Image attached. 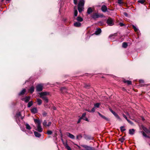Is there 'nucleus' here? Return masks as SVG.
<instances>
[{
  "label": "nucleus",
  "instance_id": "24",
  "mask_svg": "<svg viewBox=\"0 0 150 150\" xmlns=\"http://www.w3.org/2000/svg\"><path fill=\"white\" fill-rule=\"evenodd\" d=\"M143 130L146 132L147 134H149L150 133V131L148 130L145 127L143 128Z\"/></svg>",
  "mask_w": 150,
  "mask_h": 150
},
{
  "label": "nucleus",
  "instance_id": "20",
  "mask_svg": "<svg viewBox=\"0 0 150 150\" xmlns=\"http://www.w3.org/2000/svg\"><path fill=\"white\" fill-rule=\"evenodd\" d=\"M114 116L118 119L119 120L121 121V119L120 118V117L117 114L116 112L115 114L113 115Z\"/></svg>",
  "mask_w": 150,
  "mask_h": 150
},
{
  "label": "nucleus",
  "instance_id": "11",
  "mask_svg": "<svg viewBox=\"0 0 150 150\" xmlns=\"http://www.w3.org/2000/svg\"><path fill=\"white\" fill-rule=\"evenodd\" d=\"M101 10L103 12H106L107 10V7L104 5L102 6L101 7Z\"/></svg>",
  "mask_w": 150,
  "mask_h": 150
},
{
  "label": "nucleus",
  "instance_id": "27",
  "mask_svg": "<svg viewBox=\"0 0 150 150\" xmlns=\"http://www.w3.org/2000/svg\"><path fill=\"white\" fill-rule=\"evenodd\" d=\"M127 46V44L126 42H123L122 43V47H123L124 48H126Z\"/></svg>",
  "mask_w": 150,
  "mask_h": 150
},
{
  "label": "nucleus",
  "instance_id": "46",
  "mask_svg": "<svg viewBox=\"0 0 150 150\" xmlns=\"http://www.w3.org/2000/svg\"><path fill=\"white\" fill-rule=\"evenodd\" d=\"M123 116L127 120H128L126 116L124 114H122Z\"/></svg>",
  "mask_w": 150,
  "mask_h": 150
},
{
  "label": "nucleus",
  "instance_id": "52",
  "mask_svg": "<svg viewBox=\"0 0 150 150\" xmlns=\"http://www.w3.org/2000/svg\"><path fill=\"white\" fill-rule=\"evenodd\" d=\"M95 111V108H92L91 111V112H93Z\"/></svg>",
  "mask_w": 150,
  "mask_h": 150
},
{
  "label": "nucleus",
  "instance_id": "45",
  "mask_svg": "<svg viewBox=\"0 0 150 150\" xmlns=\"http://www.w3.org/2000/svg\"><path fill=\"white\" fill-rule=\"evenodd\" d=\"M125 140V139L122 138L120 139V141L121 142H123Z\"/></svg>",
  "mask_w": 150,
  "mask_h": 150
},
{
  "label": "nucleus",
  "instance_id": "4",
  "mask_svg": "<svg viewBox=\"0 0 150 150\" xmlns=\"http://www.w3.org/2000/svg\"><path fill=\"white\" fill-rule=\"evenodd\" d=\"M16 120L17 122H18L17 120H19L20 119H23V117L21 115V114L20 112H18L17 113L16 115Z\"/></svg>",
  "mask_w": 150,
  "mask_h": 150
},
{
  "label": "nucleus",
  "instance_id": "16",
  "mask_svg": "<svg viewBox=\"0 0 150 150\" xmlns=\"http://www.w3.org/2000/svg\"><path fill=\"white\" fill-rule=\"evenodd\" d=\"M34 134L36 137H40L41 134L40 133H39L37 132H35V131L34 132Z\"/></svg>",
  "mask_w": 150,
  "mask_h": 150
},
{
  "label": "nucleus",
  "instance_id": "43",
  "mask_svg": "<svg viewBox=\"0 0 150 150\" xmlns=\"http://www.w3.org/2000/svg\"><path fill=\"white\" fill-rule=\"evenodd\" d=\"M44 100L47 103H48V100L47 97L45 98V99Z\"/></svg>",
  "mask_w": 150,
  "mask_h": 150
},
{
  "label": "nucleus",
  "instance_id": "50",
  "mask_svg": "<svg viewBox=\"0 0 150 150\" xmlns=\"http://www.w3.org/2000/svg\"><path fill=\"white\" fill-rule=\"evenodd\" d=\"M127 121L130 124H133V122L132 121L129 120H127Z\"/></svg>",
  "mask_w": 150,
  "mask_h": 150
},
{
  "label": "nucleus",
  "instance_id": "34",
  "mask_svg": "<svg viewBox=\"0 0 150 150\" xmlns=\"http://www.w3.org/2000/svg\"><path fill=\"white\" fill-rule=\"evenodd\" d=\"M145 0H139L138 2L142 4H143L145 2Z\"/></svg>",
  "mask_w": 150,
  "mask_h": 150
},
{
  "label": "nucleus",
  "instance_id": "62",
  "mask_svg": "<svg viewBox=\"0 0 150 150\" xmlns=\"http://www.w3.org/2000/svg\"><path fill=\"white\" fill-rule=\"evenodd\" d=\"M85 87L86 88V87H87L86 86H85Z\"/></svg>",
  "mask_w": 150,
  "mask_h": 150
},
{
  "label": "nucleus",
  "instance_id": "3",
  "mask_svg": "<svg viewBox=\"0 0 150 150\" xmlns=\"http://www.w3.org/2000/svg\"><path fill=\"white\" fill-rule=\"evenodd\" d=\"M103 15L102 14H99L98 13H95L92 15V17L94 19H96L99 17H103Z\"/></svg>",
  "mask_w": 150,
  "mask_h": 150
},
{
  "label": "nucleus",
  "instance_id": "49",
  "mask_svg": "<svg viewBox=\"0 0 150 150\" xmlns=\"http://www.w3.org/2000/svg\"><path fill=\"white\" fill-rule=\"evenodd\" d=\"M74 3L75 4H76L77 3V0H74Z\"/></svg>",
  "mask_w": 150,
  "mask_h": 150
},
{
  "label": "nucleus",
  "instance_id": "32",
  "mask_svg": "<svg viewBox=\"0 0 150 150\" xmlns=\"http://www.w3.org/2000/svg\"><path fill=\"white\" fill-rule=\"evenodd\" d=\"M82 137V136L81 135H79L76 136V139H80Z\"/></svg>",
  "mask_w": 150,
  "mask_h": 150
},
{
  "label": "nucleus",
  "instance_id": "6",
  "mask_svg": "<svg viewBox=\"0 0 150 150\" xmlns=\"http://www.w3.org/2000/svg\"><path fill=\"white\" fill-rule=\"evenodd\" d=\"M62 142L65 148L68 150H71L70 147L68 146L67 143V141L66 142H65L63 139H62Z\"/></svg>",
  "mask_w": 150,
  "mask_h": 150
},
{
  "label": "nucleus",
  "instance_id": "38",
  "mask_svg": "<svg viewBox=\"0 0 150 150\" xmlns=\"http://www.w3.org/2000/svg\"><path fill=\"white\" fill-rule=\"evenodd\" d=\"M86 113H83L82 114V116H81V117L80 118L82 119L84 117H85V116L86 115Z\"/></svg>",
  "mask_w": 150,
  "mask_h": 150
},
{
  "label": "nucleus",
  "instance_id": "57",
  "mask_svg": "<svg viewBox=\"0 0 150 150\" xmlns=\"http://www.w3.org/2000/svg\"><path fill=\"white\" fill-rule=\"evenodd\" d=\"M88 111V112H91V111H89V110H87Z\"/></svg>",
  "mask_w": 150,
  "mask_h": 150
},
{
  "label": "nucleus",
  "instance_id": "31",
  "mask_svg": "<svg viewBox=\"0 0 150 150\" xmlns=\"http://www.w3.org/2000/svg\"><path fill=\"white\" fill-rule=\"evenodd\" d=\"M40 97L43 100H44L45 98L47 97L45 96H43L41 94H40Z\"/></svg>",
  "mask_w": 150,
  "mask_h": 150
},
{
  "label": "nucleus",
  "instance_id": "58",
  "mask_svg": "<svg viewBox=\"0 0 150 150\" xmlns=\"http://www.w3.org/2000/svg\"><path fill=\"white\" fill-rule=\"evenodd\" d=\"M54 109L55 110L56 109V108H54Z\"/></svg>",
  "mask_w": 150,
  "mask_h": 150
},
{
  "label": "nucleus",
  "instance_id": "35",
  "mask_svg": "<svg viewBox=\"0 0 150 150\" xmlns=\"http://www.w3.org/2000/svg\"><path fill=\"white\" fill-rule=\"evenodd\" d=\"M47 133L48 135H51L52 134V132L51 131L48 130L47 132Z\"/></svg>",
  "mask_w": 150,
  "mask_h": 150
},
{
  "label": "nucleus",
  "instance_id": "12",
  "mask_svg": "<svg viewBox=\"0 0 150 150\" xmlns=\"http://www.w3.org/2000/svg\"><path fill=\"white\" fill-rule=\"evenodd\" d=\"M31 111V112L33 114L37 113L38 111L37 108H33L32 109Z\"/></svg>",
  "mask_w": 150,
  "mask_h": 150
},
{
  "label": "nucleus",
  "instance_id": "36",
  "mask_svg": "<svg viewBox=\"0 0 150 150\" xmlns=\"http://www.w3.org/2000/svg\"><path fill=\"white\" fill-rule=\"evenodd\" d=\"M43 124L45 127L47 126V122L46 120H44L43 122Z\"/></svg>",
  "mask_w": 150,
  "mask_h": 150
},
{
  "label": "nucleus",
  "instance_id": "18",
  "mask_svg": "<svg viewBox=\"0 0 150 150\" xmlns=\"http://www.w3.org/2000/svg\"><path fill=\"white\" fill-rule=\"evenodd\" d=\"M76 6H75L74 8V16H76L78 14V11H77L76 9Z\"/></svg>",
  "mask_w": 150,
  "mask_h": 150
},
{
  "label": "nucleus",
  "instance_id": "33",
  "mask_svg": "<svg viewBox=\"0 0 150 150\" xmlns=\"http://www.w3.org/2000/svg\"><path fill=\"white\" fill-rule=\"evenodd\" d=\"M100 104L99 103H96L94 105V106L95 107L98 108H99L100 106Z\"/></svg>",
  "mask_w": 150,
  "mask_h": 150
},
{
  "label": "nucleus",
  "instance_id": "28",
  "mask_svg": "<svg viewBox=\"0 0 150 150\" xmlns=\"http://www.w3.org/2000/svg\"><path fill=\"white\" fill-rule=\"evenodd\" d=\"M26 126V128L27 129L30 130L31 129V127H30V126L29 125V124H28L26 123L25 125Z\"/></svg>",
  "mask_w": 150,
  "mask_h": 150
},
{
  "label": "nucleus",
  "instance_id": "13",
  "mask_svg": "<svg viewBox=\"0 0 150 150\" xmlns=\"http://www.w3.org/2000/svg\"><path fill=\"white\" fill-rule=\"evenodd\" d=\"M135 130L134 129H129V133L131 135H133L134 134Z\"/></svg>",
  "mask_w": 150,
  "mask_h": 150
},
{
  "label": "nucleus",
  "instance_id": "56",
  "mask_svg": "<svg viewBox=\"0 0 150 150\" xmlns=\"http://www.w3.org/2000/svg\"><path fill=\"white\" fill-rule=\"evenodd\" d=\"M147 137V138H150V137L149 136H148L147 135V137Z\"/></svg>",
  "mask_w": 150,
  "mask_h": 150
},
{
  "label": "nucleus",
  "instance_id": "41",
  "mask_svg": "<svg viewBox=\"0 0 150 150\" xmlns=\"http://www.w3.org/2000/svg\"><path fill=\"white\" fill-rule=\"evenodd\" d=\"M118 2L119 4H121L123 3L122 2V1L120 0H118Z\"/></svg>",
  "mask_w": 150,
  "mask_h": 150
},
{
  "label": "nucleus",
  "instance_id": "21",
  "mask_svg": "<svg viewBox=\"0 0 150 150\" xmlns=\"http://www.w3.org/2000/svg\"><path fill=\"white\" fill-rule=\"evenodd\" d=\"M34 88L33 86H31L29 90V91L31 93H33L34 92Z\"/></svg>",
  "mask_w": 150,
  "mask_h": 150
},
{
  "label": "nucleus",
  "instance_id": "37",
  "mask_svg": "<svg viewBox=\"0 0 150 150\" xmlns=\"http://www.w3.org/2000/svg\"><path fill=\"white\" fill-rule=\"evenodd\" d=\"M132 27L135 31H137L138 30V29L134 25H133Z\"/></svg>",
  "mask_w": 150,
  "mask_h": 150
},
{
  "label": "nucleus",
  "instance_id": "23",
  "mask_svg": "<svg viewBox=\"0 0 150 150\" xmlns=\"http://www.w3.org/2000/svg\"><path fill=\"white\" fill-rule=\"evenodd\" d=\"M49 94V93L46 92H42L40 93V94L45 96L48 95Z\"/></svg>",
  "mask_w": 150,
  "mask_h": 150
},
{
  "label": "nucleus",
  "instance_id": "25",
  "mask_svg": "<svg viewBox=\"0 0 150 150\" xmlns=\"http://www.w3.org/2000/svg\"><path fill=\"white\" fill-rule=\"evenodd\" d=\"M123 82L125 83H127L128 85L131 84L132 83L131 81L129 80L126 81L125 80H124Z\"/></svg>",
  "mask_w": 150,
  "mask_h": 150
},
{
  "label": "nucleus",
  "instance_id": "42",
  "mask_svg": "<svg viewBox=\"0 0 150 150\" xmlns=\"http://www.w3.org/2000/svg\"><path fill=\"white\" fill-rule=\"evenodd\" d=\"M109 110H110V111L113 114V115L115 114V112H114V111L112 110L111 109H110Z\"/></svg>",
  "mask_w": 150,
  "mask_h": 150
},
{
  "label": "nucleus",
  "instance_id": "17",
  "mask_svg": "<svg viewBox=\"0 0 150 150\" xmlns=\"http://www.w3.org/2000/svg\"><path fill=\"white\" fill-rule=\"evenodd\" d=\"M37 101L38 103V104L39 105H40L42 103V100L39 98L37 99Z\"/></svg>",
  "mask_w": 150,
  "mask_h": 150
},
{
  "label": "nucleus",
  "instance_id": "40",
  "mask_svg": "<svg viewBox=\"0 0 150 150\" xmlns=\"http://www.w3.org/2000/svg\"><path fill=\"white\" fill-rule=\"evenodd\" d=\"M82 119H83V120H86L87 121H89L88 119L86 117H84Z\"/></svg>",
  "mask_w": 150,
  "mask_h": 150
},
{
  "label": "nucleus",
  "instance_id": "2",
  "mask_svg": "<svg viewBox=\"0 0 150 150\" xmlns=\"http://www.w3.org/2000/svg\"><path fill=\"white\" fill-rule=\"evenodd\" d=\"M84 4V1L83 0H81L79 2L78 8L79 12H81L83 11V7Z\"/></svg>",
  "mask_w": 150,
  "mask_h": 150
},
{
  "label": "nucleus",
  "instance_id": "64",
  "mask_svg": "<svg viewBox=\"0 0 150 150\" xmlns=\"http://www.w3.org/2000/svg\"><path fill=\"white\" fill-rule=\"evenodd\" d=\"M149 134H150V133H149Z\"/></svg>",
  "mask_w": 150,
  "mask_h": 150
},
{
  "label": "nucleus",
  "instance_id": "5",
  "mask_svg": "<svg viewBox=\"0 0 150 150\" xmlns=\"http://www.w3.org/2000/svg\"><path fill=\"white\" fill-rule=\"evenodd\" d=\"M43 85L42 84H39L36 86V91H41L42 90Z\"/></svg>",
  "mask_w": 150,
  "mask_h": 150
},
{
  "label": "nucleus",
  "instance_id": "14",
  "mask_svg": "<svg viewBox=\"0 0 150 150\" xmlns=\"http://www.w3.org/2000/svg\"><path fill=\"white\" fill-rule=\"evenodd\" d=\"M81 25V23L79 22H76L74 23V26L76 27H79Z\"/></svg>",
  "mask_w": 150,
  "mask_h": 150
},
{
  "label": "nucleus",
  "instance_id": "1",
  "mask_svg": "<svg viewBox=\"0 0 150 150\" xmlns=\"http://www.w3.org/2000/svg\"><path fill=\"white\" fill-rule=\"evenodd\" d=\"M34 121L35 123L37 125V130L40 132H41L42 131V128L41 126V121L38 119H34Z\"/></svg>",
  "mask_w": 150,
  "mask_h": 150
},
{
  "label": "nucleus",
  "instance_id": "39",
  "mask_svg": "<svg viewBox=\"0 0 150 150\" xmlns=\"http://www.w3.org/2000/svg\"><path fill=\"white\" fill-rule=\"evenodd\" d=\"M98 114L103 119V118L104 117V116L101 115L100 113L99 112H98Z\"/></svg>",
  "mask_w": 150,
  "mask_h": 150
},
{
  "label": "nucleus",
  "instance_id": "10",
  "mask_svg": "<svg viewBox=\"0 0 150 150\" xmlns=\"http://www.w3.org/2000/svg\"><path fill=\"white\" fill-rule=\"evenodd\" d=\"M66 134L69 138L73 139H74V136L70 133L69 132H67L66 133Z\"/></svg>",
  "mask_w": 150,
  "mask_h": 150
},
{
  "label": "nucleus",
  "instance_id": "54",
  "mask_svg": "<svg viewBox=\"0 0 150 150\" xmlns=\"http://www.w3.org/2000/svg\"><path fill=\"white\" fill-rule=\"evenodd\" d=\"M139 82L140 83H143L144 82V81L142 80H139Z\"/></svg>",
  "mask_w": 150,
  "mask_h": 150
},
{
  "label": "nucleus",
  "instance_id": "8",
  "mask_svg": "<svg viewBox=\"0 0 150 150\" xmlns=\"http://www.w3.org/2000/svg\"><path fill=\"white\" fill-rule=\"evenodd\" d=\"M82 146L84 147L85 149L81 150H93V148L89 146L85 145H82Z\"/></svg>",
  "mask_w": 150,
  "mask_h": 150
},
{
  "label": "nucleus",
  "instance_id": "47",
  "mask_svg": "<svg viewBox=\"0 0 150 150\" xmlns=\"http://www.w3.org/2000/svg\"><path fill=\"white\" fill-rule=\"evenodd\" d=\"M142 134L143 135V136H144V137H147V135H146V134L144 132H143V133H142Z\"/></svg>",
  "mask_w": 150,
  "mask_h": 150
},
{
  "label": "nucleus",
  "instance_id": "7",
  "mask_svg": "<svg viewBox=\"0 0 150 150\" xmlns=\"http://www.w3.org/2000/svg\"><path fill=\"white\" fill-rule=\"evenodd\" d=\"M107 23L110 26H112L114 24L113 21L111 18H109L107 20Z\"/></svg>",
  "mask_w": 150,
  "mask_h": 150
},
{
  "label": "nucleus",
  "instance_id": "59",
  "mask_svg": "<svg viewBox=\"0 0 150 150\" xmlns=\"http://www.w3.org/2000/svg\"><path fill=\"white\" fill-rule=\"evenodd\" d=\"M142 120H144V118H142Z\"/></svg>",
  "mask_w": 150,
  "mask_h": 150
},
{
  "label": "nucleus",
  "instance_id": "55",
  "mask_svg": "<svg viewBox=\"0 0 150 150\" xmlns=\"http://www.w3.org/2000/svg\"><path fill=\"white\" fill-rule=\"evenodd\" d=\"M124 15L126 16H127V14L126 13H124Z\"/></svg>",
  "mask_w": 150,
  "mask_h": 150
},
{
  "label": "nucleus",
  "instance_id": "26",
  "mask_svg": "<svg viewBox=\"0 0 150 150\" xmlns=\"http://www.w3.org/2000/svg\"><path fill=\"white\" fill-rule=\"evenodd\" d=\"M33 104V102L32 101H31L29 102L28 103V108L30 107Z\"/></svg>",
  "mask_w": 150,
  "mask_h": 150
},
{
  "label": "nucleus",
  "instance_id": "29",
  "mask_svg": "<svg viewBox=\"0 0 150 150\" xmlns=\"http://www.w3.org/2000/svg\"><path fill=\"white\" fill-rule=\"evenodd\" d=\"M77 20L79 22H81L83 21V19L81 17H78L77 18Z\"/></svg>",
  "mask_w": 150,
  "mask_h": 150
},
{
  "label": "nucleus",
  "instance_id": "19",
  "mask_svg": "<svg viewBox=\"0 0 150 150\" xmlns=\"http://www.w3.org/2000/svg\"><path fill=\"white\" fill-rule=\"evenodd\" d=\"M92 12V9L91 7L89 8L87 10V13L88 14H90Z\"/></svg>",
  "mask_w": 150,
  "mask_h": 150
},
{
  "label": "nucleus",
  "instance_id": "51",
  "mask_svg": "<svg viewBox=\"0 0 150 150\" xmlns=\"http://www.w3.org/2000/svg\"><path fill=\"white\" fill-rule=\"evenodd\" d=\"M119 24L121 26H122L124 25V24L122 23H120Z\"/></svg>",
  "mask_w": 150,
  "mask_h": 150
},
{
  "label": "nucleus",
  "instance_id": "44",
  "mask_svg": "<svg viewBox=\"0 0 150 150\" xmlns=\"http://www.w3.org/2000/svg\"><path fill=\"white\" fill-rule=\"evenodd\" d=\"M103 119L106 120L108 121H109V120L108 118H107L106 117L104 116V117L103 118Z\"/></svg>",
  "mask_w": 150,
  "mask_h": 150
},
{
  "label": "nucleus",
  "instance_id": "30",
  "mask_svg": "<svg viewBox=\"0 0 150 150\" xmlns=\"http://www.w3.org/2000/svg\"><path fill=\"white\" fill-rule=\"evenodd\" d=\"M121 131L122 132H123L125 130V129L124 126H121L120 127Z\"/></svg>",
  "mask_w": 150,
  "mask_h": 150
},
{
  "label": "nucleus",
  "instance_id": "9",
  "mask_svg": "<svg viewBox=\"0 0 150 150\" xmlns=\"http://www.w3.org/2000/svg\"><path fill=\"white\" fill-rule=\"evenodd\" d=\"M30 99V96H26L25 98H23L21 99V100L24 101L25 103H28Z\"/></svg>",
  "mask_w": 150,
  "mask_h": 150
},
{
  "label": "nucleus",
  "instance_id": "63",
  "mask_svg": "<svg viewBox=\"0 0 150 150\" xmlns=\"http://www.w3.org/2000/svg\"><path fill=\"white\" fill-rule=\"evenodd\" d=\"M45 106V104H44V106Z\"/></svg>",
  "mask_w": 150,
  "mask_h": 150
},
{
  "label": "nucleus",
  "instance_id": "53",
  "mask_svg": "<svg viewBox=\"0 0 150 150\" xmlns=\"http://www.w3.org/2000/svg\"><path fill=\"white\" fill-rule=\"evenodd\" d=\"M81 119H82L80 118L77 122V123H80Z\"/></svg>",
  "mask_w": 150,
  "mask_h": 150
},
{
  "label": "nucleus",
  "instance_id": "48",
  "mask_svg": "<svg viewBox=\"0 0 150 150\" xmlns=\"http://www.w3.org/2000/svg\"><path fill=\"white\" fill-rule=\"evenodd\" d=\"M51 122H48V124H47V126L49 127V126H50L51 125Z\"/></svg>",
  "mask_w": 150,
  "mask_h": 150
},
{
  "label": "nucleus",
  "instance_id": "15",
  "mask_svg": "<svg viewBox=\"0 0 150 150\" xmlns=\"http://www.w3.org/2000/svg\"><path fill=\"white\" fill-rule=\"evenodd\" d=\"M101 29L100 28H98L95 31V34L98 35L101 32Z\"/></svg>",
  "mask_w": 150,
  "mask_h": 150
},
{
  "label": "nucleus",
  "instance_id": "60",
  "mask_svg": "<svg viewBox=\"0 0 150 150\" xmlns=\"http://www.w3.org/2000/svg\"><path fill=\"white\" fill-rule=\"evenodd\" d=\"M63 88H62V89H63Z\"/></svg>",
  "mask_w": 150,
  "mask_h": 150
},
{
  "label": "nucleus",
  "instance_id": "61",
  "mask_svg": "<svg viewBox=\"0 0 150 150\" xmlns=\"http://www.w3.org/2000/svg\"><path fill=\"white\" fill-rule=\"evenodd\" d=\"M4 0H2V1H3Z\"/></svg>",
  "mask_w": 150,
  "mask_h": 150
},
{
  "label": "nucleus",
  "instance_id": "22",
  "mask_svg": "<svg viewBox=\"0 0 150 150\" xmlns=\"http://www.w3.org/2000/svg\"><path fill=\"white\" fill-rule=\"evenodd\" d=\"M25 91H26V90L25 89H23L22 90V91L20 92V93H19V95H23V94H24V93L25 92Z\"/></svg>",
  "mask_w": 150,
  "mask_h": 150
}]
</instances>
